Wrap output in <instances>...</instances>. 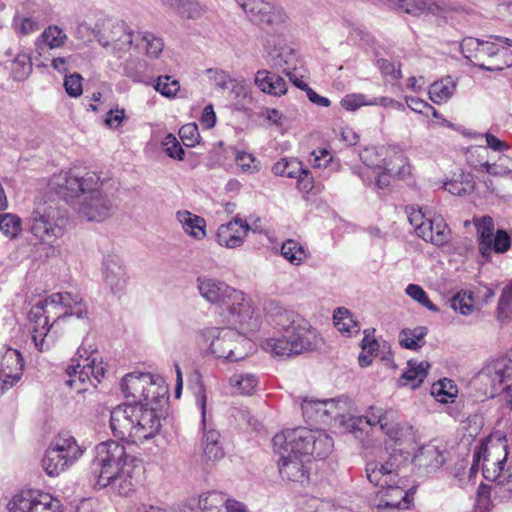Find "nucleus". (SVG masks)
Here are the masks:
<instances>
[{"mask_svg": "<svg viewBox=\"0 0 512 512\" xmlns=\"http://www.w3.org/2000/svg\"><path fill=\"white\" fill-rule=\"evenodd\" d=\"M49 186L87 221L103 222L117 209V198L103 188L96 172L73 167L55 174Z\"/></svg>", "mask_w": 512, "mask_h": 512, "instance_id": "1", "label": "nucleus"}, {"mask_svg": "<svg viewBox=\"0 0 512 512\" xmlns=\"http://www.w3.org/2000/svg\"><path fill=\"white\" fill-rule=\"evenodd\" d=\"M167 394L162 378L150 374L142 402L123 403L110 412L112 434L127 443H142L155 437L161 428V420L153 404Z\"/></svg>", "mask_w": 512, "mask_h": 512, "instance_id": "2", "label": "nucleus"}, {"mask_svg": "<svg viewBox=\"0 0 512 512\" xmlns=\"http://www.w3.org/2000/svg\"><path fill=\"white\" fill-rule=\"evenodd\" d=\"M268 322L276 328L280 336L263 341L265 351L276 356H294L313 351L321 344L322 339L317 330L292 309L284 307L276 300L265 304Z\"/></svg>", "mask_w": 512, "mask_h": 512, "instance_id": "3", "label": "nucleus"}, {"mask_svg": "<svg viewBox=\"0 0 512 512\" xmlns=\"http://www.w3.org/2000/svg\"><path fill=\"white\" fill-rule=\"evenodd\" d=\"M90 464L91 482L96 489L110 487L120 496L135 490L141 473L138 461L127 454L125 447L115 440L95 446Z\"/></svg>", "mask_w": 512, "mask_h": 512, "instance_id": "4", "label": "nucleus"}, {"mask_svg": "<svg viewBox=\"0 0 512 512\" xmlns=\"http://www.w3.org/2000/svg\"><path fill=\"white\" fill-rule=\"evenodd\" d=\"M200 295L209 303L217 305L228 313V321L243 331L254 332L261 324L260 314L252 307L242 291L236 290L223 281L198 277Z\"/></svg>", "mask_w": 512, "mask_h": 512, "instance_id": "5", "label": "nucleus"}, {"mask_svg": "<svg viewBox=\"0 0 512 512\" xmlns=\"http://www.w3.org/2000/svg\"><path fill=\"white\" fill-rule=\"evenodd\" d=\"M402 453L394 450L386 460H373L366 463L365 472L368 481L379 487L377 497L379 501H371V506L381 509L396 510L401 503L408 508L409 493L404 490L399 477V469L405 462Z\"/></svg>", "mask_w": 512, "mask_h": 512, "instance_id": "6", "label": "nucleus"}, {"mask_svg": "<svg viewBox=\"0 0 512 512\" xmlns=\"http://www.w3.org/2000/svg\"><path fill=\"white\" fill-rule=\"evenodd\" d=\"M67 211L54 200L35 203L25 219L27 231L40 243H51L60 239L68 225Z\"/></svg>", "mask_w": 512, "mask_h": 512, "instance_id": "7", "label": "nucleus"}, {"mask_svg": "<svg viewBox=\"0 0 512 512\" xmlns=\"http://www.w3.org/2000/svg\"><path fill=\"white\" fill-rule=\"evenodd\" d=\"M77 355L81 362L74 364L75 360H72V364L66 368V384L77 393H84L90 386L97 387L106 373V367L97 350L85 342L78 348Z\"/></svg>", "mask_w": 512, "mask_h": 512, "instance_id": "8", "label": "nucleus"}, {"mask_svg": "<svg viewBox=\"0 0 512 512\" xmlns=\"http://www.w3.org/2000/svg\"><path fill=\"white\" fill-rule=\"evenodd\" d=\"M460 49L463 56L481 70L495 72L512 66V53L490 41L467 37L462 40Z\"/></svg>", "mask_w": 512, "mask_h": 512, "instance_id": "9", "label": "nucleus"}, {"mask_svg": "<svg viewBox=\"0 0 512 512\" xmlns=\"http://www.w3.org/2000/svg\"><path fill=\"white\" fill-rule=\"evenodd\" d=\"M279 437H287V433L282 431L276 434L273 439V449L275 454L279 456L278 469L283 480L304 484L309 480L310 468L308 464L310 460L300 451H297V445L290 440L285 442L278 441Z\"/></svg>", "mask_w": 512, "mask_h": 512, "instance_id": "10", "label": "nucleus"}, {"mask_svg": "<svg viewBox=\"0 0 512 512\" xmlns=\"http://www.w3.org/2000/svg\"><path fill=\"white\" fill-rule=\"evenodd\" d=\"M200 335L206 342L210 341V352L217 358L236 362L248 355L246 346H250V341L235 329L207 327Z\"/></svg>", "mask_w": 512, "mask_h": 512, "instance_id": "11", "label": "nucleus"}, {"mask_svg": "<svg viewBox=\"0 0 512 512\" xmlns=\"http://www.w3.org/2000/svg\"><path fill=\"white\" fill-rule=\"evenodd\" d=\"M85 448L69 434H59L47 448L42 459V467L49 476H58L84 454Z\"/></svg>", "mask_w": 512, "mask_h": 512, "instance_id": "12", "label": "nucleus"}, {"mask_svg": "<svg viewBox=\"0 0 512 512\" xmlns=\"http://www.w3.org/2000/svg\"><path fill=\"white\" fill-rule=\"evenodd\" d=\"M249 20L267 33L282 35L286 28L287 15L284 10L266 0H235Z\"/></svg>", "mask_w": 512, "mask_h": 512, "instance_id": "13", "label": "nucleus"}, {"mask_svg": "<svg viewBox=\"0 0 512 512\" xmlns=\"http://www.w3.org/2000/svg\"><path fill=\"white\" fill-rule=\"evenodd\" d=\"M52 331L58 330L66 318L76 316L79 319L87 315V307L78 294L70 292L54 293L42 301Z\"/></svg>", "mask_w": 512, "mask_h": 512, "instance_id": "14", "label": "nucleus"}, {"mask_svg": "<svg viewBox=\"0 0 512 512\" xmlns=\"http://www.w3.org/2000/svg\"><path fill=\"white\" fill-rule=\"evenodd\" d=\"M287 433L286 439L294 442L304 457L327 458L334 448L332 437L323 430H309L296 428L284 430ZM278 441L285 442V437H279Z\"/></svg>", "mask_w": 512, "mask_h": 512, "instance_id": "15", "label": "nucleus"}, {"mask_svg": "<svg viewBox=\"0 0 512 512\" xmlns=\"http://www.w3.org/2000/svg\"><path fill=\"white\" fill-rule=\"evenodd\" d=\"M505 455L503 459L491 462L489 451L487 446L482 445L477 452L474 454V464L478 465L481 458H483L482 471L485 479L495 482L501 489V493L512 494V467L505 468L507 460L506 446H503Z\"/></svg>", "mask_w": 512, "mask_h": 512, "instance_id": "16", "label": "nucleus"}, {"mask_svg": "<svg viewBox=\"0 0 512 512\" xmlns=\"http://www.w3.org/2000/svg\"><path fill=\"white\" fill-rule=\"evenodd\" d=\"M60 501L38 490H22L8 503L9 512H62Z\"/></svg>", "mask_w": 512, "mask_h": 512, "instance_id": "17", "label": "nucleus"}, {"mask_svg": "<svg viewBox=\"0 0 512 512\" xmlns=\"http://www.w3.org/2000/svg\"><path fill=\"white\" fill-rule=\"evenodd\" d=\"M96 38L105 48L111 47L114 51H127L134 44L135 33L124 21L106 19L98 27Z\"/></svg>", "mask_w": 512, "mask_h": 512, "instance_id": "18", "label": "nucleus"}, {"mask_svg": "<svg viewBox=\"0 0 512 512\" xmlns=\"http://www.w3.org/2000/svg\"><path fill=\"white\" fill-rule=\"evenodd\" d=\"M29 320L33 323L32 339L35 348L40 352L48 351L54 344L58 330L52 331L51 325L47 319L42 301L33 305L29 312Z\"/></svg>", "mask_w": 512, "mask_h": 512, "instance_id": "19", "label": "nucleus"}, {"mask_svg": "<svg viewBox=\"0 0 512 512\" xmlns=\"http://www.w3.org/2000/svg\"><path fill=\"white\" fill-rule=\"evenodd\" d=\"M102 277L104 284L113 294H120L125 290L129 276L119 255L107 254L103 257Z\"/></svg>", "mask_w": 512, "mask_h": 512, "instance_id": "20", "label": "nucleus"}, {"mask_svg": "<svg viewBox=\"0 0 512 512\" xmlns=\"http://www.w3.org/2000/svg\"><path fill=\"white\" fill-rule=\"evenodd\" d=\"M23 370L24 360L18 350L7 349L0 355V396L22 378Z\"/></svg>", "mask_w": 512, "mask_h": 512, "instance_id": "21", "label": "nucleus"}, {"mask_svg": "<svg viewBox=\"0 0 512 512\" xmlns=\"http://www.w3.org/2000/svg\"><path fill=\"white\" fill-rule=\"evenodd\" d=\"M483 373L495 391L507 392L512 397V351L488 364Z\"/></svg>", "mask_w": 512, "mask_h": 512, "instance_id": "22", "label": "nucleus"}, {"mask_svg": "<svg viewBox=\"0 0 512 512\" xmlns=\"http://www.w3.org/2000/svg\"><path fill=\"white\" fill-rule=\"evenodd\" d=\"M206 402L207 397L204 391L197 396V404L201 409L203 437L202 448L206 460L216 461L224 457V449L220 441V433L215 429H207L206 427Z\"/></svg>", "mask_w": 512, "mask_h": 512, "instance_id": "23", "label": "nucleus"}, {"mask_svg": "<svg viewBox=\"0 0 512 512\" xmlns=\"http://www.w3.org/2000/svg\"><path fill=\"white\" fill-rule=\"evenodd\" d=\"M249 230L250 226L248 223L237 216L228 223L218 227L216 234L217 242L219 245L229 249L238 248L244 243Z\"/></svg>", "mask_w": 512, "mask_h": 512, "instance_id": "24", "label": "nucleus"}, {"mask_svg": "<svg viewBox=\"0 0 512 512\" xmlns=\"http://www.w3.org/2000/svg\"><path fill=\"white\" fill-rule=\"evenodd\" d=\"M264 48L266 60L272 67L283 68L284 73L296 67V55L292 48L277 45L274 39L269 38L266 39Z\"/></svg>", "mask_w": 512, "mask_h": 512, "instance_id": "25", "label": "nucleus"}, {"mask_svg": "<svg viewBox=\"0 0 512 512\" xmlns=\"http://www.w3.org/2000/svg\"><path fill=\"white\" fill-rule=\"evenodd\" d=\"M150 384V373H130L121 382V390L130 403L142 402L145 397L146 386Z\"/></svg>", "mask_w": 512, "mask_h": 512, "instance_id": "26", "label": "nucleus"}, {"mask_svg": "<svg viewBox=\"0 0 512 512\" xmlns=\"http://www.w3.org/2000/svg\"><path fill=\"white\" fill-rule=\"evenodd\" d=\"M254 83L263 93L276 97L283 96L288 91L283 77L265 69L256 72Z\"/></svg>", "mask_w": 512, "mask_h": 512, "instance_id": "27", "label": "nucleus"}, {"mask_svg": "<svg viewBox=\"0 0 512 512\" xmlns=\"http://www.w3.org/2000/svg\"><path fill=\"white\" fill-rule=\"evenodd\" d=\"M176 219L181 224L184 232L194 239L200 240L206 236V221L204 218L187 210H181L176 213Z\"/></svg>", "mask_w": 512, "mask_h": 512, "instance_id": "28", "label": "nucleus"}, {"mask_svg": "<svg viewBox=\"0 0 512 512\" xmlns=\"http://www.w3.org/2000/svg\"><path fill=\"white\" fill-rule=\"evenodd\" d=\"M133 46L140 52L144 51L150 58H158L164 48L162 38L149 31H139L135 33Z\"/></svg>", "mask_w": 512, "mask_h": 512, "instance_id": "29", "label": "nucleus"}, {"mask_svg": "<svg viewBox=\"0 0 512 512\" xmlns=\"http://www.w3.org/2000/svg\"><path fill=\"white\" fill-rule=\"evenodd\" d=\"M388 2L393 7L413 16H420L428 13L436 14L438 10V6L436 4L429 3L425 0H388Z\"/></svg>", "mask_w": 512, "mask_h": 512, "instance_id": "30", "label": "nucleus"}, {"mask_svg": "<svg viewBox=\"0 0 512 512\" xmlns=\"http://www.w3.org/2000/svg\"><path fill=\"white\" fill-rule=\"evenodd\" d=\"M455 80L447 76L439 81H435L429 88V98L435 104L447 102L456 91Z\"/></svg>", "mask_w": 512, "mask_h": 512, "instance_id": "31", "label": "nucleus"}, {"mask_svg": "<svg viewBox=\"0 0 512 512\" xmlns=\"http://www.w3.org/2000/svg\"><path fill=\"white\" fill-rule=\"evenodd\" d=\"M257 385V377L250 373H236L229 378V387L232 394L251 395Z\"/></svg>", "mask_w": 512, "mask_h": 512, "instance_id": "32", "label": "nucleus"}, {"mask_svg": "<svg viewBox=\"0 0 512 512\" xmlns=\"http://www.w3.org/2000/svg\"><path fill=\"white\" fill-rule=\"evenodd\" d=\"M407 369L402 374L401 379L405 380L404 385L410 384L411 388L415 389L423 383L427 376L430 364L427 361H421L419 363L415 361H408Z\"/></svg>", "mask_w": 512, "mask_h": 512, "instance_id": "33", "label": "nucleus"}, {"mask_svg": "<svg viewBox=\"0 0 512 512\" xmlns=\"http://www.w3.org/2000/svg\"><path fill=\"white\" fill-rule=\"evenodd\" d=\"M7 62L10 63L9 69L11 76L16 81L25 80L32 72L31 58L24 51H18L15 57Z\"/></svg>", "mask_w": 512, "mask_h": 512, "instance_id": "34", "label": "nucleus"}, {"mask_svg": "<svg viewBox=\"0 0 512 512\" xmlns=\"http://www.w3.org/2000/svg\"><path fill=\"white\" fill-rule=\"evenodd\" d=\"M444 189L456 196L471 194L475 189L473 175L462 172L456 178L445 182Z\"/></svg>", "mask_w": 512, "mask_h": 512, "instance_id": "35", "label": "nucleus"}, {"mask_svg": "<svg viewBox=\"0 0 512 512\" xmlns=\"http://www.w3.org/2000/svg\"><path fill=\"white\" fill-rule=\"evenodd\" d=\"M415 461L420 466L436 470L444 464L445 458L436 446L431 445L421 448L419 453L415 455Z\"/></svg>", "mask_w": 512, "mask_h": 512, "instance_id": "36", "label": "nucleus"}, {"mask_svg": "<svg viewBox=\"0 0 512 512\" xmlns=\"http://www.w3.org/2000/svg\"><path fill=\"white\" fill-rule=\"evenodd\" d=\"M366 426L379 425L380 429H387V423L395 418V412L392 409H383L378 406H370L362 416Z\"/></svg>", "mask_w": 512, "mask_h": 512, "instance_id": "37", "label": "nucleus"}, {"mask_svg": "<svg viewBox=\"0 0 512 512\" xmlns=\"http://www.w3.org/2000/svg\"><path fill=\"white\" fill-rule=\"evenodd\" d=\"M430 223L432 227L429 229V232L433 238L430 236L421 238L426 242H431L436 246H443L444 244L448 243L450 239V229L444 220L440 217H436L430 219Z\"/></svg>", "mask_w": 512, "mask_h": 512, "instance_id": "38", "label": "nucleus"}, {"mask_svg": "<svg viewBox=\"0 0 512 512\" xmlns=\"http://www.w3.org/2000/svg\"><path fill=\"white\" fill-rule=\"evenodd\" d=\"M427 334V328L418 326L414 329H403L400 332V344L404 348L416 350L423 345V339Z\"/></svg>", "mask_w": 512, "mask_h": 512, "instance_id": "39", "label": "nucleus"}, {"mask_svg": "<svg viewBox=\"0 0 512 512\" xmlns=\"http://www.w3.org/2000/svg\"><path fill=\"white\" fill-rule=\"evenodd\" d=\"M333 319L335 326L341 332L351 335L358 333L360 330L358 323L353 319V315L346 308H337L334 311Z\"/></svg>", "mask_w": 512, "mask_h": 512, "instance_id": "40", "label": "nucleus"}, {"mask_svg": "<svg viewBox=\"0 0 512 512\" xmlns=\"http://www.w3.org/2000/svg\"><path fill=\"white\" fill-rule=\"evenodd\" d=\"M359 156L363 164L368 168L373 170H388L389 172H393V169L389 168V164L382 157L378 148L376 147H367L363 149Z\"/></svg>", "mask_w": 512, "mask_h": 512, "instance_id": "41", "label": "nucleus"}, {"mask_svg": "<svg viewBox=\"0 0 512 512\" xmlns=\"http://www.w3.org/2000/svg\"><path fill=\"white\" fill-rule=\"evenodd\" d=\"M226 496L217 491L208 492L200 495L198 500L199 509L202 512H221L224 507Z\"/></svg>", "mask_w": 512, "mask_h": 512, "instance_id": "42", "label": "nucleus"}, {"mask_svg": "<svg viewBox=\"0 0 512 512\" xmlns=\"http://www.w3.org/2000/svg\"><path fill=\"white\" fill-rule=\"evenodd\" d=\"M282 256L293 265H300L306 258L304 247L295 240H287L281 247Z\"/></svg>", "mask_w": 512, "mask_h": 512, "instance_id": "43", "label": "nucleus"}, {"mask_svg": "<svg viewBox=\"0 0 512 512\" xmlns=\"http://www.w3.org/2000/svg\"><path fill=\"white\" fill-rule=\"evenodd\" d=\"M0 231L6 237L15 239L22 231V219L12 213L0 214Z\"/></svg>", "mask_w": 512, "mask_h": 512, "instance_id": "44", "label": "nucleus"}, {"mask_svg": "<svg viewBox=\"0 0 512 512\" xmlns=\"http://www.w3.org/2000/svg\"><path fill=\"white\" fill-rule=\"evenodd\" d=\"M301 167L302 163L297 159L282 158L273 165L272 172L276 176L296 178L301 171Z\"/></svg>", "mask_w": 512, "mask_h": 512, "instance_id": "45", "label": "nucleus"}, {"mask_svg": "<svg viewBox=\"0 0 512 512\" xmlns=\"http://www.w3.org/2000/svg\"><path fill=\"white\" fill-rule=\"evenodd\" d=\"M430 219L425 216V214L422 212L421 209H412L408 213V220L411 226L414 227L416 234L419 237H427L431 236V233L429 232V229L432 227L430 223Z\"/></svg>", "mask_w": 512, "mask_h": 512, "instance_id": "46", "label": "nucleus"}, {"mask_svg": "<svg viewBox=\"0 0 512 512\" xmlns=\"http://www.w3.org/2000/svg\"><path fill=\"white\" fill-rule=\"evenodd\" d=\"M319 403H323V400H313L308 398L303 399L301 403V409L303 416L307 419V421H327L326 413H322L324 409L318 405Z\"/></svg>", "mask_w": 512, "mask_h": 512, "instance_id": "47", "label": "nucleus"}, {"mask_svg": "<svg viewBox=\"0 0 512 512\" xmlns=\"http://www.w3.org/2000/svg\"><path fill=\"white\" fill-rule=\"evenodd\" d=\"M41 39L50 48H59L64 45L65 41L67 40V35L60 27L57 25H52L42 32Z\"/></svg>", "mask_w": 512, "mask_h": 512, "instance_id": "48", "label": "nucleus"}, {"mask_svg": "<svg viewBox=\"0 0 512 512\" xmlns=\"http://www.w3.org/2000/svg\"><path fill=\"white\" fill-rule=\"evenodd\" d=\"M396 160H398L402 165V167L399 170H395L394 167H389L390 169H393V172H389L388 170H385V172L381 174L378 172V176L376 178L375 183L379 189H385L389 186L390 175L396 174L400 177H403L405 174L409 173V166L406 167V157L402 154H399L396 156Z\"/></svg>", "mask_w": 512, "mask_h": 512, "instance_id": "49", "label": "nucleus"}, {"mask_svg": "<svg viewBox=\"0 0 512 512\" xmlns=\"http://www.w3.org/2000/svg\"><path fill=\"white\" fill-rule=\"evenodd\" d=\"M451 307L463 315H469L473 309V296L471 292L460 291L451 299Z\"/></svg>", "mask_w": 512, "mask_h": 512, "instance_id": "50", "label": "nucleus"}, {"mask_svg": "<svg viewBox=\"0 0 512 512\" xmlns=\"http://www.w3.org/2000/svg\"><path fill=\"white\" fill-rule=\"evenodd\" d=\"M406 293L409 297L426 307L428 310L433 312L439 311V308L430 301L427 293L421 286L409 284L406 288Z\"/></svg>", "mask_w": 512, "mask_h": 512, "instance_id": "51", "label": "nucleus"}, {"mask_svg": "<svg viewBox=\"0 0 512 512\" xmlns=\"http://www.w3.org/2000/svg\"><path fill=\"white\" fill-rule=\"evenodd\" d=\"M155 90L165 97H174L180 89L179 82L171 76H159L154 86Z\"/></svg>", "mask_w": 512, "mask_h": 512, "instance_id": "52", "label": "nucleus"}, {"mask_svg": "<svg viewBox=\"0 0 512 512\" xmlns=\"http://www.w3.org/2000/svg\"><path fill=\"white\" fill-rule=\"evenodd\" d=\"M161 144L169 157L183 160L185 152L175 135L171 133L167 134Z\"/></svg>", "mask_w": 512, "mask_h": 512, "instance_id": "53", "label": "nucleus"}, {"mask_svg": "<svg viewBox=\"0 0 512 512\" xmlns=\"http://www.w3.org/2000/svg\"><path fill=\"white\" fill-rule=\"evenodd\" d=\"M432 394L439 397V401L448 402V398L456 397L457 389L451 380L444 379L432 386Z\"/></svg>", "mask_w": 512, "mask_h": 512, "instance_id": "54", "label": "nucleus"}, {"mask_svg": "<svg viewBox=\"0 0 512 512\" xmlns=\"http://www.w3.org/2000/svg\"><path fill=\"white\" fill-rule=\"evenodd\" d=\"M179 136L185 146L194 147L200 140L198 126L195 123L183 125L179 130Z\"/></svg>", "mask_w": 512, "mask_h": 512, "instance_id": "55", "label": "nucleus"}, {"mask_svg": "<svg viewBox=\"0 0 512 512\" xmlns=\"http://www.w3.org/2000/svg\"><path fill=\"white\" fill-rule=\"evenodd\" d=\"M235 162L244 173H254L259 170V161L252 154L237 151Z\"/></svg>", "mask_w": 512, "mask_h": 512, "instance_id": "56", "label": "nucleus"}, {"mask_svg": "<svg viewBox=\"0 0 512 512\" xmlns=\"http://www.w3.org/2000/svg\"><path fill=\"white\" fill-rule=\"evenodd\" d=\"M497 309L500 317L507 318L512 315V281L504 287Z\"/></svg>", "mask_w": 512, "mask_h": 512, "instance_id": "57", "label": "nucleus"}, {"mask_svg": "<svg viewBox=\"0 0 512 512\" xmlns=\"http://www.w3.org/2000/svg\"><path fill=\"white\" fill-rule=\"evenodd\" d=\"M479 235V252L482 257L488 259L492 251V243L494 238V229H481L477 230Z\"/></svg>", "mask_w": 512, "mask_h": 512, "instance_id": "58", "label": "nucleus"}, {"mask_svg": "<svg viewBox=\"0 0 512 512\" xmlns=\"http://www.w3.org/2000/svg\"><path fill=\"white\" fill-rule=\"evenodd\" d=\"M177 13L182 17L197 19L202 15L203 9L196 1L182 0Z\"/></svg>", "mask_w": 512, "mask_h": 512, "instance_id": "59", "label": "nucleus"}, {"mask_svg": "<svg viewBox=\"0 0 512 512\" xmlns=\"http://www.w3.org/2000/svg\"><path fill=\"white\" fill-rule=\"evenodd\" d=\"M64 87L69 96H80L83 92L82 76L78 73L66 75L64 79Z\"/></svg>", "mask_w": 512, "mask_h": 512, "instance_id": "60", "label": "nucleus"}, {"mask_svg": "<svg viewBox=\"0 0 512 512\" xmlns=\"http://www.w3.org/2000/svg\"><path fill=\"white\" fill-rule=\"evenodd\" d=\"M343 108L349 111H355L362 106H369V99L364 94H349L341 100Z\"/></svg>", "mask_w": 512, "mask_h": 512, "instance_id": "61", "label": "nucleus"}, {"mask_svg": "<svg viewBox=\"0 0 512 512\" xmlns=\"http://www.w3.org/2000/svg\"><path fill=\"white\" fill-rule=\"evenodd\" d=\"M511 245V239L505 230H498L493 238L492 250L496 253L508 251Z\"/></svg>", "mask_w": 512, "mask_h": 512, "instance_id": "62", "label": "nucleus"}, {"mask_svg": "<svg viewBox=\"0 0 512 512\" xmlns=\"http://www.w3.org/2000/svg\"><path fill=\"white\" fill-rule=\"evenodd\" d=\"M297 178V187L300 191L304 193H310L315 188L314 186V178L311 175L310 171L301 167V171L299 172Z\"/></svg>", "mask_w": 512, "mask_h": 512, "instance_id": "63", "label": "nucleus"}, {"mask_svg": "<svg viewBox=\"0 0 512 512\" xmlns=\"http://www.w3.org/2000/svg\"><path fill=\"white\" fill-rule=\"evenodd\" d=\"M376 65L384 76H391L392 79L395 80L400 79L402 77L400 68L396 67V65L393 62L387 59H378Z\"/></svg>", "mask_w": 512, "mask_h": 512, "instance_id": "64", "label": "nucleus"}]
</instances>
